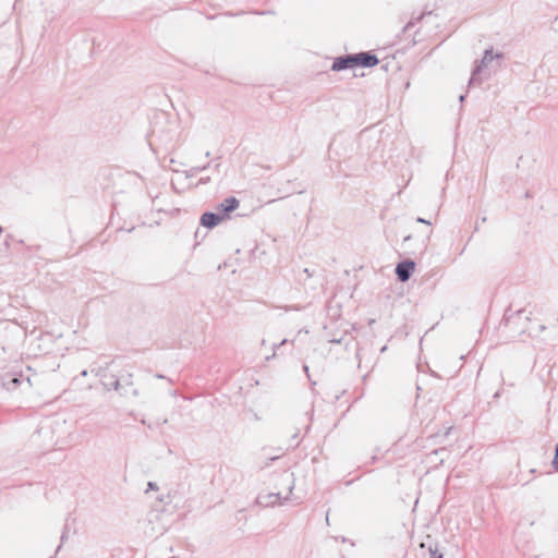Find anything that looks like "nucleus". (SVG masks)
<instances>
[{
    "label": "nucleus",
    "mask_w": 558,
    "mask_h": 558,
    "mask_svg": "<svg viewBox=\"0 0 558 558\" xmlns=\"http://www.w3.org/2000/svg\"><path fill=\"white\" fill-rule=\"evenodd\" d=\"M356 66V58L353 56L341 57L335 60L331 69L333 71H341Z\"/></svg>",
    "instance_id": "nucleus-5"
},
{
    "label": "nucleus",
    "mask_w": 558,
    "mask_h": 558,
    "mask_svg": "<svg viewBox=\"0 0 558 558\" xmlns=\"http://www.w3.org/2000/svg\"><path fill=\"white\" fill-rule=\"evenodd\" d=\"M354 58H356V65L371 68L375 66L378 63V59L376 56L365 52L354 54Z\"/></svg>",
    "instance_id": "nucleus-7"
},
{
    "label": "nucleus",
    "mask_w": 558,
    "mask_h": 558,
    "mask_svg": "<svg viewBox=\"0 0 558 558\" xmlns=\"http://www.w3.org/2000/svg\"><path fill=\"white\" fill-rule=\"evenodd\" d=\"M417 222L427 223V225L430 223L429 221H427V220H425L423 218H417Z\"/></svg>",
    "instance_id": "nucleus-12"
},
{
    "label": "nucleus",
    "mask_w": 558,
    "mask_h": 558,
    "mask_svg": "<svg viewBox=\"0 0 558 558\" xmlns=\"http://www.w3.org/2000/svg\"><path fill=\"white\" fill-rule=\"evenodd\" d=\"M239 206V201L234 197H229V198H226L221 204H220V209L223 214H227V213H230V211H233L234 209H236Z\"/></svg>",
    "instance_id": "nucleus-9"
},
{
    "label": "nucleus",
    "mask_w": 558,
    "mask_h": 558,
    "mask_svg": "<svg viewBox=\"0 0 558 558\" xmlns=\"http://www.w3.org/2000/svg\"><path fill=\"white\" fill-rule=\"evenodd\" d=\"M82 376H87V371H83Z\"/></svg>",
    "instance_id": "nucleus-13"
},
{
    "label": "nucleus",
    "mask_w": 558,
    "mask_h": 558,
    "mask_svg": "<svg viewBox=\"0 0 558 558\" xmlns=\"http://www.w3.org/2000/svg\"><path fill=\"white\" fill-rule=\"evenodd\" d=\"M554 468L558 471V445L556 446V454L554 458Z\"/></svg>",
    "instance_id": "nucleus-10"
},
{
    "label": "nucleus",
    "mask_w": 558,
    "mask_h": 558,
    "mask_svg": "<svg viewBox=\"0 0 558 558\" xmlns=\"http://www.w3.org/2000/svg\"><path fill=\"white\" fill-rule=\"evenodd\" d=\"M39 434L54 445L63 444L68 437V422L63 418L56 417L47 421L39 428Z\"/></svg>",
    "instance_id": "nucleus-1"
},
{
    "label": "nucleus",
    "mask_w": 558,
    "mask_h": 558,
    "mask_svg": "<svg viewBox=\"0 0 558 558\" xmlns=\"http://www.w3.org/2000/svg\"><path fill=\"white\" fill-rule=\"evenodd\" d=\"M223 220V215L214 214V213H205L201 218V223L204 227L213 228L216 227Z\"/></svg>",
    "instance_id": "nucleus-6"
},
{
    "label": "nucleus",
    "mask_w": 558,
    "mask_h": 558,
    "mask_svg": "<svg viewBox=\"0 0 558 558\" xmlns=\"http://www.w3.org/2000/svg\"><path fill=\"white\" fill-rule=\"evenodd\" d=\"M282 480L284 484H287L286 492L259 494L256 498V504L262 507H275L282 505L283 501L288 500L292 493L293 478L291 474H284Z\"/></svg>",
    "instance_id": "nucleus-2"
},
{
    "label": "nucleus",
    "mask_w": 558,
    "mask_h": 558,
    "mask_svg": "<svg viewBox=\"0 0 558 558\" xmlns=\"http://www.w3.org/2000/svg\"><path fill=\"white\" fill-rule=\"evenodd\" d=\"M415 268V264L412 260H405L402 263H399L396 267V274L398 276V279L402 282H405L410 279L411 274L413 272Z\"/></svg>",
    "instance_id": "nucleus-4"
},
{
    "label": "nucleus",
    "mask_w": 558,
    "mask_h": 558,
    "mask_svg": "<svg viewBox=\"0 0 558 558\" xmlns=\"http://www.w3.org/2000/svg\"><path fill=\"white\" fill-rule=\"evenodd\" d=\"M149 488H154V484L150 482L148 483Z\"/></svg>",
    "instance_id": "nucleus-14"
},
{
    "label": "nucleus",
    "mask_w": 558,
    "mask_h": 558,
    "mask_svg": "<svg viewBox=\"0 0 558 558\" xmlns=\"http://www.w3.org/2000/svg\"><path fill=\"white\" fill-rule=\"evenodd\" d=\"M430 557L429 558H442L441 554H438L437 550L429 549Z\"/></svg>",
    "instance_id": "nucleus-11"
},
{
    "label": "nucleus",
    "mask_w": 558,
    "mask_h": 558,
    "mask_svg": "<svg viewBox=\"0 0 558 558\" xmlns=\"http://www.w3.org/2000/svg\"><path fill=\"white\" fill-rule=\"evenodd\" d=\"M111 386L113 387L114 390L119 391L121 396H129V395H133V396H137L138 395V391L134 388H132V385L131 383H128L126 386H123L120 380H114Z\"/></svg>",
    "instance_id": "nucleus-8"
},
{
    "label": "nucleus",
    "mask_w": 558,
    "mask_h": 558,
    "mask_svg": "<svg viewBox=\"0 0 558 558\" xmlns=\"http://www.w3.org/2000/svg\"><path fill=\"white\" fill-rule=\"evenodd\" d=\"M501 57H502L501 53H493L492 49L485 50L483 58L474 66L473 71L471 73L469 86L481 85L482 80L478 77L480 74L483 72L484 69L488 68L493 63L494 60H499V59H501Z\"/></svg>",
    "instance_id": "nucleus-3"
}]
</instances>
